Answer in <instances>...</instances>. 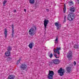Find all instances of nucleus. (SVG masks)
I'll use <instances>...</instances> for the list:
<instances>
[{"instance_id": "obj_1", "label": "nucleus", "mask_w": 79, "mask_h": 79, "mask_svg": "<svg viewBox=\"0 0 79 79\" xmlns=\"http://www.w3.org/2000/svg\"><path fill=\"white\" fill-rule=\"evenodd\" d=\"M70 10V11L71 13H70L68 15V19L70 21H71L75 18V16H74V13H73V12H74L75 11V7H71L69 9Z\"/></svg>"}, {"instance_id": "obj_2", "label": "nucleus", "mask_w": 79, "mask_h": 79, "mask_svg": "<svg viewBox=\"0 0 79 79\" xmlns=\"http://www.w3.org/2000/svg\"><path fill=\"white\" fill-rule=\"evenodd\" d=\"M37 31V27L35 26H34L33 27L29 29V33L30 35L32 36L34 35H35Z\"/></svg>"}, {"instance_id": "obj_3", "label": "nucleus", "mask_w": 79, "mask_h": 79, "mask_svg": "<svg viewBox=\"0 0 79 79\" xmlns=\"http://www.w3.org/2000/svg\"><path fill=\"white\" fill-rule=\"evenodd\" d=\"M53 75H54L53 71L49 70V74L48 75V77L49 79H53Z\"/></svg>"}, {"instance_id": "obj_4", "label": "nucleus", "mask_w": 79, "mask_h": 79, "mask_svg": "<svg viewBox=\"0 0 79 79\" xmlns=\"http://www.w3.org/2000/svg\"><path fill=\"white\" fill-rule=\"evenodd\" d=\"M60 63V60L58 59H54L52 60V62H51L50 63L52 64H58Z\"/></svg>"}, {"instance_id": "obj_5", "label": "nucleus", "mask_w": 79, "mask_h": 79, "mask_svg": "<svg viewBox=\"0 0 79 79\" xmlns=\"http://www.w3.org/2000/svg\"><path fill=\"white\" fill-rule=\"evenodd\" d=\"M67 57L68 58V60L69 61H70L72 59V58H73V54H72L71 51H70L68 52Z\"/></svg>"}, {"instance_id": "obj_6", "label": "nucleus", "mask_w": 79, "mask_h": 79, "mask_svg": "<svg viewBox=\"0 0 79 79\" xmlns=\"http://www.w3.org/2000/svg\"><path fill=\"white\" fill-rule=\"evenodd\" d=\"M27 68V66L25 64H22L20 66V68L22 70L26 69Z\"/></svg>"}, {"instance_id": "obj_7", "label": "nucleus", "mask_w": 79, "mask_h": 79, "mask_svg": "<svg viewBox=\"0 0 79 79\" xmlns=\"http://www.w3.org/2000/svg\"><path fill=\"white\" fill-rule=\"evenodd\" d=\"M44 29H45L47 28V26L48 24V23H49V20H47L46 19H44Z\"/></svg>"}, {"instance_id": "obj_8", "label": "nucleus", "mask_w": 79, "mask_h": 79, "mask_svg": "<svg viewBox=\"0 0 79 79\" xmlns=\"http://www.w3.org/2000/svg\"><path fill=\"white\" fill-rule=\"evenodd\" d=\"M61 50V48L60 47L59 48L57 47L56 48V49H54L53 50V51L55 53H58V55H60V51L59 50Z\"/></svg>"}, {"instance_id": "obj_9", "label": "nucleus", "mask_w": 79, "mask_h": 79, "mask_svg": "<svg viewBox=\"0 0 79 79\" xmlns=\"http://www.w3.org/2000/svg\"><path fill=\"white\" fill-rule=\"evenodd\" d=\"M63 71V68H61L59 70H58V73H60V76H62V75L63 74L62 73V71Z\"/></svg>"}, {"instance_id": "obj_10", "label": "nucleus", "mask_w": 79, "mask_h": 79, "mask_svg": "<svg viewBox=\"0 0 79 79\" xmlns=\"http://www.w3.org/2000/svg\"><path fill=\"white\" fill-rule=\"evenodd\" d=\"M11 27H12V37L14 36V32H15V30H14V25L12 24L11 25Z\"/></svg>"}, {"instance_id": "obj_11", "label": "nucleus", "mask_w": 79, "mask_h": 79, "mask_svg": "<svg viewBox=\"0 0 79 79\" xmlns=\"http://www.w3.org/2000/svg\"><path fill=\"white\" fill-rule=\"evenodd\" d=\"M55 25L56 26V27H57V29L58 30V29H60V27H61V24H59L58 23H55Z\"/></svg>"}, {"instance_id": "obj_12", "label": "nucleus", "mask_w": 79, "mask_h": 79, "mask_svg": "<svg viewBox=\"0 0 79 79\" xmlns=\"http://www.w3.org/2000/svg\"><path fill=\"white\" fill-rule=\"evenodd\" d=\"M28 47H29L30 49H32V47H34V43H31L29 44Z\"/></svg>"}, {"instance_id": "obj_13", "label": "nucleus", "mask_w": 79, "mask_h": 79, "mask_svg": "<svg viewBox=\"0 0 79 79\" xmlns=\"http://www.w3.org/2000/svg\"><path fill=\"white\" fill-rule=\"evenodd\" d=\"M66 70L67 72L69 73H70V72L71 71L72 69L71 68V67L69 66L66 68Z\"/></svg>"}, {"instance_id": "obj_14", "label": "nucleus", "mask_w": 79, "mask_h": 79, "mask_svg": "<svg viewBox=\"0 0 79 79\" xmlns=\"http://www.w3.org/2000/svg\"><path fill=\"white\" fill-rule=\"evenodd\" d=\"M5 31H4V35L5 36V38H6L7 37V34L8 32V31H7V29L5 28Z\"/></svg>"}, {"instance_id": "obj_15", "label": "nucleus", "mask_w": 79, "mask_h": 79, "mask_svg": "<svg viewBox=\"0 0 79 79\" xmlns=\"http://www.w3.org/2000/svg\"><path fill=\"white\" fill-rule=\"evenodd\" d=\"M15 79V76L13 75H9L8 77V79Z\"/></svg>"}, {"instance_id": "obj_16", "label": "nucleus", "mask_w": 79, "mask_h": 79, "mask_svg": "<svg viewBox=\"0 0 79 79\" xmlns=\"http://www.w3.org/2000/svg\"><path fill=\"white\" fill-rule=\"evenodd\" d=\"M5 55L6 56H9L10 55V51H7L5 53Z\"/></svg>"}, {"instance_id": "obj_17", "label": "nucleus", "mask_w": 79, "mask_h": 79, "mask_svg": "<svg viewBox=\"0 0 79 79\" xmlns=\"http://www.w3.org/2000/svg\"><path fill=\"white\" fill-rule=\"evenodd\" d=\"M73 48L76 49H77L79 48V46L77 44H75L73 45Z\"/></svg>"}, {"instance_id": "obj_18", "label": "nucleus", "mask_w": 79, "mask_h": 79, "mask_svg": "<svg viewBox=\"0 0 79 79\" xmlns=\"http://www.w3.org/2000/svg\"><path fill=\"white\" fill-rule=\"evenodd\" d=\"M29 3L31 4H34L35 3V0H30Z\"/></svg>"}, {"instance_id": "obj_19", "label": "nucleus", "mask_w": 79, "mask_h": 79, "mask_svg": "<svg viewBox=\"0 0 79 79\" xmlns=\"http://www.w3.org/2000/svg\"><path fill=\"white\" fill-rule=\"evenodd\" d=\"M56 39L55 40V44H57L58 42V35H57L56 37Z\"/></svg>"}, {"instance_id": "obj_20", "label": "nucleus", "mask_w": 79, "mask_h": 79, "mask_svg": "<svg viewBox=\"0 0 79 79\" xmlns=\"http://www.w3.org/2000/svg\"><path fill=\"white\" fill-rule=\"evenodd\" d=\"M11 47L9 46V47H8V48H7V51L10 52V51L11 50Z\"/></svg>"}, {"instance_id": "obj_21", "label": "nucleus", "mask_w": 79, "mask_h": 79, "mask_svg": "<svg viewBox=\"0 0 79 79\" xmlns=\"http://www.w3.org/2000/svg\"><path fill=\"white\" fill-rule=\"evenodd\" d=\"M69 3L70 6H71L72 5H74V3H73V2L72 1H69Z\"/></svg>"}, {"instance_id": "obj_22", "label": "nucleus", "mask_w": 79, "mask_h": 79, "mask_svg": "<svg viewBox=\"0 0 79 79\" xmlns=\"http://www.w3.org/2000/svg\"><path fill=\"white\" fill-rule=\"evenodd\" d=\"M53 55L56 58H59V57H57V55H56V53H55V52H54Z\"/></svg>"}, {"instance_id": "obj_23", "label": "nucleus", "mask_w": 79, "mask_h": 79, "mask_svg": "<svg viewBox=\"0 0 79 79\" xmlns=\"http://www.w3.org/2000/svg\"><path fill=\"white\" fill-rule=\"evenodd\" d=\"M49 56L51 58H52V57L53 56V54L52 53H51V54L49 55Z\"/></svg>"}, {"instance_id": "obj_24", "label": "nucleus", "mask_w": 79, "mask_h": 79, "mask_svg": "<svg viewBox=\"0 0 79 79\" xmlns=\"http://www.w3.org/2000/svg\"><path fill=\"white\" fill-rule=\"evenodd\" d=\"M20 61H21V59H19L18 60L17 62V64H18L20 63Z\"/></svg>"}, {"instance_id": "obj_25", "label": "nucleus", "mask_w": 79, "mask_h": 79, "mask_svg": "<svg viewBox=\"0 0 79 79\" xmlns=\"http://www.w3.org/2000/svg\"><path fill=\"white\" fill-rule=\"evenodd\" d=\"M64 72H65L64 70L62 69V74H63L62 75V76H63V75H64Z\"/></svg>"}, {"instance_id": "obj_26", "label": "nucleus", "mask_w": 79, "mask_h": 79, "mask_svg": "<svg viewBox=\"0 0 79 79\" xmlns=\"http://www.w3.org/2000/svg\"><path fill=\"white\" fill-rule=\"evenodd\" d=\"M66 16H65L64 17V23L66 22Z\"/></svg>"}, {"instance_id": "obj_27", "label": "nucleus", "mask_w": 79, "mask_h": 79, "mask_svg": "<svg viewBox=\"0 0 79 79\" xmlns=\"http://www.w3.org/2000/svg\"><path fill=\"white\" fill-rule=\"evenodd\" d=\"M6 2H7V1L5 0L3 2V5H4Z\"/></svg>"}, {"instance_id": "obj_28", "label": "nucleus", "mask_w": 79, "mask_h": 79, "mask_svg": "<svg viewBox=\"0 0 79 79\" xmlns=\"http://www.w3.org/2000/svg\"><path fill=\"white\" fill-rule=\"evenodd\" d=\"M66 8L64 7V13H66Z\"/></svg>"}, {"instance_id": "obj_29", "label": "nucleus", "mask_w": 79, "mask_h": 79, "mask_svg": "<svg viewBox=\"0 0 79 79\" xmlns=\"http://www.w3.org/2000/svg\"><path fill=\"white\" fill-rule=\"evenodd\" d=\"M7 59L8 60H11V59H12V58L11 57H8Z\"/></svg>"}, {"instance_id": "obj_30", "label": "nucleus", "mask_w": 79, "mask_h": 79, "mask_svg": "<svg viewBox=\"0 0 79 79\" xmlns=\"http://www.w3.org/2000/svg\"><path fill=\"white\" fill-rule=\"evenodd\" d=\"M74 65H76V62L75 61H74L73 62Z\"/></svg>"}, {"instance_id": "obj_31", "label": "nucleus", "mask_w": 79, "mask_h": 79, "mask_svg": "<svg viewBox=\"0 0 79 79\" xmlns=\"http://www.w3.org/2000/svg\"><path fill=\"white\" fill-rule=\"evenodd\" d=\"M14 13H16V10H15L14 11Z\"/></svg>"}, {"instance_id": "obj_32", "label": "nucleus", "mask_w": 79, "mask_h": 79, "mask_svg": "<svg viewBox=\"0 0 79 79\" xmlns=\"http://www.w3.org/2000/svg\"><path fill=\"white\" fill-rule=\"evenodd\" d=\"M48 55H50V52H48Z\"/></svg>"}, {"instance_id": "obj_33", "label": "nucleus", "mask_w": 79, "mask_h": 79, "mask_svg": "<svg viewBox=\"0 0 79 79\" xmlns=\"http://www.w3.org/2000/svg\"><path fill=\"white\" fill-rule=\"evenodd\" d=\"M64 8H66V4H64Z\"/></svg>"}, {"instance_id": "obj_34", "label": "nucleus", "mask_w": 79, "mask_h": 79, "mask_svg": "<svg viewBox=\"0 0 79 79\" xmlns=\"http://www.w3.org/2000/svg\"><path fill=\"white\" fill-rule=\"evenodd\" d=\"M24 11L25 12H26V9H24Z\"/></svg>"}, {"instance_id": "obj_35", "label": "nucleus", "mask_w": 79, "mask_h": 79, "mask_svg": "<svg viewBox=\"0 0 79 79\" xmlns=\"http://www.w3.org/2000/svg\"><path fill=\"white\" fill-rule=\"evenodd\" d=\"M47 11H49V10L48 9H46Z\"/></svg>"}, {"instance_id": "obj_36", "label": "nucleus", "mask_w": 79, "mask_h": 79, "mask_svg": "<svg viewBox=\"0 0 79 79\" xmlns=\"http://www.w3.org/2000/svg\"><path fill=\"white\" fill-rule=\"evenodd\" d=\"M77 3H79V0H77Z\"/></svg>"}]
</instances>
